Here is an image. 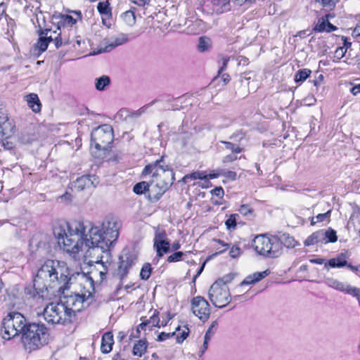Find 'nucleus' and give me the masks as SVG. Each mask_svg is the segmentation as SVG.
<instances>
[{
	"mask_svg": "<svg viewBox=\"0 0 360 360\" xmlns=\"http://www.w3.org/2000/svg\"><path fill=\"white\" fill-rule=\"evenodd\" d=\"M120 226L119 220L113 216L106 217L101 224L91 225L87 233L83 221H62L55 226L53 234L58 245L75 259L96 256L95 262L101 265V269L91 270L89 279L93 282L96 278V282L101 283L107 274L102 254H109L119 237Z\"/></svg>",
	"mask_w": 360,
	"mask_h": 360,
	"instance_id": "f257e3e1",
	"label": "nucleus"
},
{
	"mask_svg": "<svg viewBox=\"0 0 360 360\" xmlns=\"http://www.w3.org/2000/svg\"><path fill=\"white\" fill-rule=\"evenodd\" d=\"M75 276H84V273H71L67 263L56 259H47L38 269L34 278V287L39 297L44 298L49 288L53 289L59 293L69 288Z\"/></svg>",
	"mask_w": 360,
	"mask_h": 360,
	"instance_id": "f03ea898",
	"label": "nucleus"
},
{
	"mask_svg": "<svg viewBox=\"0 0 360 360\" xmlns=\"http://www.w3.org/2000/svg\"><path fill=\"white\" fill-rule=\"evenodd\" d=\"M148 174L152 175L150 184H154V186L158 189L154 197L156 200H159L170 188L175 180L173 169L169 168L168 165H165L162 158L151 164L147 165L144 167L142 175L146 176Z\"/></svg>",
	"mask_w": 360,
	"mask_h": 360,
	"instance_id": "7ed1b4c3",
	"label": "nucleus"
},
{
	"mask_svg": "<svg viewBox=\"0 0 360 360\" xmlns=\"http://www.w3.org/2000/svg\"><path fill=\"white\" fill-rule=\"evenodd\" d=\"M49 329L45 324L28 323L21 336V342L25 349L29 352L41 349L49 343Z\"/></svg>",
	"mask_w": 360,
	"mask_h": 360,
	"instance_id": "20e7f679",
	"label": "nucleus"
},
{
	"mask_svg": "<svg viewBox=\"0 0 360 360\" xmlns=\"http://www.w3.org/2000/svg\"><path fill=\"white\" fill-rule=\"evenodd\" d=\"M113 139V129L110 124L94 129L91 134V153L98 158L105 155L112 147Z\"/></svg>",
	"mask_w": 360,
	"mask_h": 360,
	"instance_id": "39448f33",
	"label": "nucleus"
},
{
	"mask_svg": "<svg viewBox=\"0 0 360 360\" xmlns=\"http://www.w3.org/2000/svg\"><path fill=\"white\" fill-rule=\"evenodd\" d=\"M252 246L258 255L266 257L276 258L282 253L281 243L276 236L258 235L253 239Z\"/></svg>",
	"mask_w": 360,
	"mask_h": 360,
	"instance_id": "423d86ee",
	"label": "nucleus"
},
{
	"mask_svg": "<svg viewBox=\"0 0 360 360\" xmlns=\"http://www.w3.org/2000/svg\"><path fill=\"white\" fill-rule=\"evenodd\" d=\"M27 324L26 319L20 313H9L2 321V338L8 340L19 333L22 334Z\"/></svg>",
	"mask_w": 360,
	"mask_h": 360,
	"instance_id": "0eeeda50",
	"label": "nucleus"
},
{
	"mask_svg": "<svg viewBox=\"0 0 360 360\" xmlns=\"http://www.w3.org/2000/svg\"><path fill=\"white\" fill-rule=\"evenodd\" d=\"M65 309L60 301L49 303L43 310V317L49 324L68 325L72 323L73 320Z\"/></svg>",
	"mask_w": 360,
	"mask_h": 360,
	"instance_id": "6e6552de",
	"label": "nucleus"
},
{
	"mask_svg": "<svg viewBox=\"0 0 360 360\" xmlns=\"http://www.w3.org/2000/svg\"><path fill=\"white\" fill-rule=\"evenodd\" d=\"M219 282H214L209 290V299L214 306L223 308L231 300V295L228 285H219Z\"/></svg>",
	"mask_w": 360,
	"mask_h": 360,
	"instance_id": "1a4fd4ad",
	"label": "nucleus"
},
{
	"mask_svg": "<svg viewBox=\"0 0 360 360\" xmlns=\"http://www.w3.org/2000/svg\"><path fill=\"white\" fill-rule=\"evenodd\" d=\"M338 240L336 231L331 228L326 230L321 229L314 232L308 236L304 240L305 246H310L315 244H327L328 243H335Z\"/></svg>",
	"mask_w": 360,
	"mask_h": 360,
	"instance_id": "9d476101",
	"label": "nucleus"
},
{
	"mask_svg": "<svg viewBox=\"0 0 360 360\" xmlns=\"http://www.w3.org/2000/svg\"><path fill=\"white\" fill-rule=\"evenodd\" d=\"M84 301V296L79 294H72L60 298V302L63 307H65L66 311L73 321L75 320L77 313L82 310Z\"/></svg>",
	"mask_w": 360,
	"mask_h": 360,
	"instance_id": "9b49d317",
	"label": "nucleus"
},
{
	"mask_svg": "<svg viewBox=\"0 0 360 360\" xmlns=\"http://www.w3.org/2000/svg\"><path fill=\"white\" fill-rule=\"evenodd\" d=\"M119 260L116 274L122 281L127 277L129 271L136 263L137 256L134 252L124 250L120 256Z\"/></svg>",
	"mask_w": 360,
	"mask_h": 360,
	"instance_id": "f8f14e48",
	"label": "nucleus"
},
{
	"mask_svg": "<svg viewBox=\"0 0 360 360\" xmlns=\"http://www.w3.org/2000/svg\"><path fill=\"white\" fill-rule=\"evenodd\" d=\"M191 309L195 316L202 321H207L210 315L208 302L201 296H197L191 300Z\"/></svg>",
	"mask_w": 360,
	"mask_h": 360,
	"instance_id": "ddd939ff",
	"label": "nucleus"
},
{
	"mask_svg": "<svg viewBox=\"0 0 360 360\" xmlns=\"http://www.w3.org/2000/svg\"><path fill=\"white\" fill-rule=\"evenodd\" d=\"M324 283L327 286L349 295H356V292H358L356 287L352 286L347 283L341 282L332 277L326 278Z\"/></svg>",
	"mask_w": 360,
	"mask_h": 360,
	"instance_id": "4468645a",
	"label": "nucleus"
},
{
	"mask_svg": "<svg viewBox=\"0 0 360 360\" xmlns=\"http://www.w3.org/2000/svg\"><path fill=\"white\" fill-rule=\"evenodd\" d=\"M51 32V30L50 29H40L38 31L39 37L34 46V55L39 56L41 53L47 49L49 42L52 41L53 40L52 34L49 35V34Z\"/></svg>",
	"mask_w": 360,
	"mask_h": 360,
	"instance_id": "2eb2a0df",
	"label": "nucleus"
},
{
	"mask_svg": "<svg viewBox=\"0 0 360 360\" xmlns=\"http://www.w3.org/2000/svg\"><path fill=\"white\" fill-rule=\"evenodd\" d=\"M15 126L13 120H9L6 114L0 112V136L6 139L14 134Z\"/></svg>",
	"mask_w": 360,
	"mask_h": 360,
	"instance_id": "dca6fc26",
	"label": "nucleus"
},
{
	"mask_svg": "<svg viewBox=\"0 0 360 360\" xmlns=\"http://www.w3.org/2000/svg\"><path fill=\"white\" fill-rule=\"evenodd\" d=\"M98 184L95 175H84L77 178L72 184V186L77 191H82L91 186L95 187Z\"/></svg>",
	"mask_w": 360,
	"mask_h": 360,
	"instance_id": "f3484780",
	"label": "nucleus"
},
{
	"mask_svg": "<svg viewBox=\"0 0 360 360\" xmlns=\"http://www.w3.org/2000/svg\"><path fill=\"white\" fill-rule=\"evenodd\" d=\"M256 0H234V2L242 6L246 3H252ZM213 10L217 13H224L230 10V0H212Z\"/></svg>",
	"mask_w": 360,
	"mask_h": 360,
	"instance_id": "a211bd4d",
	"label": "nucleus"
},
{
	"mask_svg": "<svg viewBox=\"0 0 360 360\" xmlns=\"http://www.w3.org/2000/svg\"><path fill=\"white\" fill-rule=\"evenodd\" d=\"M348 255L347 252H342L336 257L329 259L325 263V269H328L331 268H341L347 265Z\"/></svg>",
	"mask_w": 360,
	"mask_h": 360,
	"instance_id": "6ab92c4d",
	"label": "nucleus"
},
{
	"mask_svg": "<svg viewBox=\"0 0 360 360\" xmlns=\"http://www.w3.org/2000/svg\"><path fill=\"white\" fill-rule=\"evenodd\" d=\"M191 139L192 133L188 131L184 126L179 128L176 133L175 141L177 143L180 144L181 147H184L188 144Z\"/></svg>",
	"mask_w": 360,
	"mask_h": 360,
	"instance_id": "aec40b11",
	"label": "nucleus"
},
{
	"mask_svg": "<svg viewBox=\"0 0 360 360\" xmlns=\"http://www.w3.org/2000/svg\"><path fill=\"white\" fill-rule=\"evenodd\" d=\"M128 37L127 34L121 33L116 36L115 37L112 38L106 44L105 48L103 49V51L109 52L111 51L113 49L120 45L124 44V43L128 41Z\"/></svg>",
	"mask_w": 360,
	"mask_h": 360,
	"instance_id": "412c9836",
	"label": "nucleus"
},
{
	"mask_svg": "<svg viewBox=\"0 0 360 360\" xmlns=\"http://www.w3.org/2000/svg\"><path fill=\"white\" fill-rule=\"evenodd\" d=\"M160 320L159 318V312L158 310H154L153 314L150 317L149 319H146L143 321L141 323H140L137 327V330L139 329L146 330V326L153 327H158L160 328Z\"/></svg>",
	"mask_w": 360,
	"mask_h": 360,
	"instance_id": "4be33fe9",
	"label": "nucleus"
},
{
	"mask_svg": "<svg viewBox=\"0 0 360 360\" xmlns=\"http://www.w3.org/2000/svg\"><path fill=\"white\" fill-rule=\"evenodd\" d=\"M114 344L113 335L111 332H106L102 336L101 351L103 354H108L112 349Z\"/></svg>",
	"mask_w": 360,
	"mask_h": 360,
	"instance_id": "5701e85b",
	"label": "nucleus"
},
{
	"mask_svg": "<svg viewBox=\"0 0 360 360\" xmlns=\"http://www.w3.org/2000/svg\"><path fill=\"white\" fill-rule=\"evenodd\" d=\"M153 248L156 252V257L160 259L170 252V241H154Z\"/></svg>",
	"mask_w": 360,
	"mask_h": 360,
	"instance_id": "b1692460",
	"label": "nucleus"
},
{
	"mask_svg": "<svg viewBox=\"0 0 360 360\" xmlns=\"http://www.w3.org/2000/svg\"><path fill=\"white\" fill-rule=\"evenodd\" d=\"M269 274L270 271L268 269L262 272H255L248 276L241 283V285L255 284L267 276Z\"/></svg>",
	"mask_w": 360,
	"mask_h": 360,
	"instance_id": "393cba45",
	"label": "nucleus"
},
{
	"mask_svg": "<svg viewBox=\"0 0 360 360\" xmlns=\"http://www.w3.org/2000/svg\"><path fill=\"white\" fill-rule=\"evenodd\" d=\"M148 347V342L146 340H139L137 341L133 347L132 354L134 356L141 357L145 354Z\"/></svg>",
	"mask_w": 360,
	"mask_h": 360,
	"instance_id": "a878e982",
	"label": "nucleus"
},
{
	"mask_svg": "<svg viewBox=\"0 0 360 360\" xmlns=\"http://www.w3.org/2000/svg\"><path fill=\"white\" fill-rule=\"evenodd\" d=\"M27 102L28 106L32 108L34 112H39L41 110V103L39 97L35 94H30L27 96Z\"/></svg>",
	"mask_w": 360,
	"mask_h": 360,
	"instance_id": "bb28decb",
	"label": "nucleus"
},
{
	"mask_svg": "<svg viewBox=\"0 0 360 360\" xmlns=\"http://www.w3.org/2000/svg\"><path fill=\"white\" fill-rule=\"evenodd\" d=\"M212 47V40L210 38L202 36L198 39L197 46L198 51L200 53H204L210 50Z\"/></svg>",
	"mask_w": 360,
	"mask_h": 360,
	"instance_id": "cd10ccee",
	"label": "nucleus"
},
{
	"mask_svg": "<svg viewBox=\"0 0 360 360\" xmlns=\"http://www.w3.org/2000/svg\"><path fill=\"white\" fill-rule=\"evenodd\" d=\"M195 179H201L204 180L205 182H207V175L204 172H194L191 174H188L185 175L182 179L181 181L186 184L190 180H195Z\"/></svg>",
	"mask_w": 360,
	"mask_h": 360,
	"instance_id": "c85d7f7f",
	"label": "nucleus"
},
{
	"mask_svg": "<svg viewBox=\"0 0 360 360\" xmlns=\"http://www.w3.org/2000/svg\"><path fill=\"white\" fill-rule=\"evenodd\" d=\"M331 214V210L327 211L325 213L319 214L316 217H309L310 224L311 226H314L319 223L323 221H329Z\"/></svg>",
	"mask_w": 360,
	"mask_h": 360,
	"instance_id": "c756f323",
	"label": "nucleus"
},
{
	"mask_svg": "<svg viewBox=\"0 0 360 360\" xmlns=\"http://www.w3.org/2000/svg\"><path fill=\"white\" fill-rule=\"evenodd\" d=\"M110 84V79L107 75H103L95 80L96 89L98 91H103Z\"/></svg>",
	"mask_w": 360,
	"mask_h": 360,
	"instance_id": "7c9ffc66",
	"label": "nucleus"
},
{
	"mask_svg": "<svg viewBox=\"0 0 360 360\" xmlns=\"http://www.w3.org/2000/svg\"><path fill=\"white\" fill-rule=\"evenodd\" d=\"M278 240L281 243V246L284 245L285 247L290 248L295 247L297 242L292 236H290L289 234L283 233L282 234Z\"/></svg>",
	"mask_w": 360,
	"mask_h": 360,
	"instance_id": "2f4dec72",
	"label": "nucleus"
},
{
	"mask_svg": "<svg viewBox=\"0 0 360 360\" xmlns=\"http://www.w3.org/2000/svg\"><path fill=\"white\" fill-rule=\"evenodd\" d=\"M58 18L60 19L58 23L64 27H72L77 22L74 16L70 15L59 14Z\"/></svg>",
	"mask_w": 360,
	"mask_h": 360,
	"instance_id": "473e14b6",
	"label": "nucleus"
},
{
	"mask_svg": "<svg viewBox=\"0 0 360 360\" xmlns=\"http://www.w3.org/2000/svg\"><path fill=\"white\" fill-rule=\"evenodd\" d=\"M311 72V71L307 68L299 70L295 75V82L296 83L304 82L309 77Z\"/></svg>",
	"mask_w": 360,
	"mask_h": 360,
	"instance_id": "72a5a7b5",
	"label": "nucleus"
},
{
	"mask_svg": "<svg viewBox=\"0 0 360 360\" xmlns=\"http://www.w3.org/2000/svg\"><path fill=\"white\" fill-rule=\"evenodd\" d=\"M352 214L349 217V223L355 224L360 218V206L356 203H350Z\"/></svg>",
	"mask_w": 360,
	"mask_h": 360,
	"instance_id": "f704fd0d",
	"label": "nucleus"
},
{
	"mask_svg": "<svg viewBox=\"0 0 360 360\" xmlns=\"http://www.w3.org/2000/svg\"><path fill=\"white\" fill-rule=\"evenodd\" d=\"M149 187L150 184L148 182L141 181L134 186L133 191L138 195H141L149 191Z\"/></svg>",
	"mask_w": 360,
	"mask_h": 360,
	"instance_id": "c9c22d12",
	"label": "nucleus"
},
{
	"mask_svg": "<svg viewBox=\"0 0 360 360\" xmlns=\"http://www.w3.org/2000/svg\"><path fill=\"white\" fill-rule=\"evenodd\" d=\"M176 342L181 343L184 340L186 339V338L188 335L189 333V329L184 326L183 330H181L180 326H178L176 328Z\"/></svg>",
	"mask_w": 360,
	"mask_h": 360,
	"instance_id": "e433bc0d",
	"label": "nucleus"
},
{
	"mask_svg": "<svg viewBox=\"0 0 360 360\" xmlns=\"http://www.w3.org/2000/svg\"><path fill=\"white\" fill-rule=\"evenodd\" d=\"M122 18L124 21L129 25H133L136 22V16L134 11L131 9L125 11L122 14Z\"/></svg>",
	"mask_w": 360,
	"mask_h": 360,
	"instance_id": "4c0bfd02",
	"label": "nucleus"
},
{
	"mask_svg": "<svg viewBox=\"0 0 360 360\" xmlns=\"http://www.w3.org/2000/svg\"><path fill=\"white\" fill-rule=\"evenodd\" d=\"M97 9H98V11L101 15H108L110 14V13H111V9L110 8V4L108 1L99 2L97 6Z\"/></svg>",
	"mask_w": 360,
	"mask_h": 360,
	"instance_id": "58836bf2",
	"label": "nucleus"
},
{
	"mask_svg": "<svg viewBox=\"0 0 360 360\" xmlns=\"http://www.w3.org/2000/svg\"><path fill=\"white\" fill-rule=\"evenodd\" d=\"M169 238H167V235L166 231L164 229H160L159 228H156L155 231V236L153 238L154 241H167Z\"/></svg>",
	"mask_w": 360,
	"mask_h": 360,
	"instance_id": "ea45409f",
	"label": "nucleus"
},
{
	"mask_svg": "<svg viewBox=\"0 0 360 360\" xmlns=\"http://www.w3.org/2000/svg\"><path fill=\"white\" fill-rule=\"evenodd\" d=\"M152 268L151 265L149 263L145 264L141 268L140 272V277L142 280H148L151 274Z\"/></svg>",
	"mask_w": 360,
	"mask_h": 360,
	"instance_id": "a19ab883",
	"label": "nucleus"
},
{
	"mask_svg": "<svg viewBox=\"0 0 360 360\" xmlns=\"http://www.w3.org/2000/svg\"><path fill=\"white\" fill-rule=\"evenodd\" d=\"M185 255V252L181 251H176L167 257V262L169 263H172L181 261L183 260V257Z\"/></svg>",
	"mask_w": 360,
	"mask_h": 360,
	"instance_id": "79ce46f5",
	"label": "nucleus"
},
{
	"mask_svg": "<svg viewBox=\"0 0 360 360\" xmlns=\"http://www.w3.org/2000/svg\"><path fill=\"white\" fill-rule=\"evenodd\" d=\"M225 146V148L231 150L233 153H240L243 151V148L238 145L234 144L229 141H221Z\"/></svg>",
	"mask_w": 360,
	"mask_h": 360,
	"instance_id": "37998d69",
	"label": "nucleus"
},
{
	"mask_svg": "<svg viewBox=\"0 0 360 360\" xmlns=\"http://www.w3.org/2000/svg\"><path fill=\"white\" fill-rule=\"evenodd\" d=\"M238 214H233L229 216V217L226 220L225 224L226 228L229 230L234 229L236 227V217Z\"/></svg>",
	"mask_w": 360,
	"mask_h": 360,
	"instance_id": "c03bdc74",
	"label": "nucleus"
},
{
	"mask_svg": "<svg viewBox=\"0 0 360 360\" xmlns=\"http://www.w3.org/2000/svg\"><path fill=\"white\" fill-rule=\"evenodd\" d=\"M220 174L222 176H224L229 180L233 181L236 179L237 174L236 172L233 171L220 169Z\"/></svg>",
	"mask_w": 360,
	"mask_h": 360,
	"instance_id": "a18cd8bd",
	"label": "nucleus"
},
{
	"mask_svg": "<svg viewBox=\"0 0 360 360\" xmlns=\"http://www.w3.org/2000/svg\"><path fill=\"white\" fill-rule=\"evenodd\" d=\"M175 335H176V332H172V333L162 332L158 335L156 340L158 342H163V341H165L166 340H168L170 338H172Z\"/></svg>",
	"mask_w": 360,
	"mask_h": 360,
	"instance_id": "49530a36",
	"label": "nucleus"
},
{
	"mask_svg": "<svg viewBox=\"0 0 360 360\" xmlns=\"http://www.w3.org/2000/svg\"><path fill=\"white\" fill-rule=\"evenodd\" d=\"M218 326V323L217 321H213L211 324V326L209 327L205 333V337H208L211 339L213 335L215 333L217 328Z\"/></svg>",
	"mask_w": 360,
	"mask_h": 360,
	"instance_id": "de8ad7c7",
	"label": "nucleus"
},
{
	"mask_svg": "<svg viewBox=\"0 0 360 360\" xmlns=\"http://www.w3.org/2000/svg\"><path fill=\"white\" fill-rule=\"evenodd\" d=\"M238 211L242 215L248 216L252 214L253 210L249 205H242Z\"/></svg>",
	"mask_w": 360,
	"mask_h": 360,
	"instance_id": "09e8293b",
	"label": "nucleus"
},
{
	"mask_svg": "<svg viewBox=\"0 0 360 360\" xmlns=\"http://www.w3.org/2000/svg\"><path fill=\"white\" fill-rule=\"evenodd\" d=\"M233 278V276L231 275V274H228V275H226L224 276H223L222 278H219L218 280H217L215 282H219V285H227V284L229 283H230Z\"/></svg>",
	"mask_w": 360,
	"mask_h": 360,
	"instance_id": "8fccbe9b",
	"label": "nucleus"
},
{
	"mask_svg": "<svg viewBox=\"0 0 360 360\" xmlns=\"http://www.w3.org/2000/svg\"><path fill=\"white\" fill-rule=\"evenodd\" d=\"M241 254V250L238 245H233L229 250V255L232 258H236Z\"/></svg>",
	"mask_w": 360,
	"mask_h": 360,
	"instance_id": "3c124183",
	"label": "nucleus"
},
{
	"mask_svg": "<svg viewBox=\"0 0 360 360\" xmlns=\"http://www.w3.org/2000/svg\"><path fill=\"white\" fill-rule=\"evenodd\" d=\"M346 52L345 47H338L335 51L334 58L337 60H340L345 56Z\"/></svg>",
	"mask_w": 360,
	"mask_h": 360,
	"instance_id": "603ef678",
	"label": "nucleus"
},
{
	"mask_svg": "<svg viewBox=\"0 0 360 360\" xmlns=\"http://www.w3.org/2000/svg\"><path fill=\"white\" fill-rule=\"evenodd\" d=\"M210 340V338L208 337H204V342L199 350V356H202L203 354L205 352V351L207 349L209 341Z\"/></svg>",
	"mask_w": 360,
	"mask_h": 360,
	"instance_id": "864d4df0",
	"label": "nucleus"
},
{
	"mask_svg": "<svg viewBox=\"0 0 360 360\" xmlns=\"http://www.w3.org/2000/svg\"><path fill=\"white\" fill-rule=\"evenodd\" d=\"M53 34H56L57 35L56 37H53V40L54 41V44H55V46L57 49H58L59 47H60L62 45H63V41H62V38L60 37V32L59 33H57L56 31H54L53 32Z\"/></svg>",
	"mask_w": 360,
	"mask_h": 360,
	"instance_id": "5fc2aeb1",
	"label": "nucleus"
},
{
	"mask_svg": "<svg viewBox=\"0 0 360 360\" xmlns=\"http://www.w3.org/2000/svg\"><path fill=\"white\" fill-rule=\"evenodd\" d=\"M328 20H325L324 19L322 21L319 22L315 27V30L319 32H322L326 30V23Z\"/></svg>",
	"mask_w": 360,
	"mask_h": 360,
	"instance_id": "6e6d98bb",
	"label": "nucleus"
},
{
	"mask_svg": "<svg viewBox=\"0 0 360 360\" xmlns=\"http://www.w3.org/2000/svg\"><path fill=\"white\" fill-rule=\"evenodd\" d=\"M236 154V153H232L231 154L227 155L225 157H224V158L222 160L223 163L226 164V163L231 162H233L234 160H236L238 159V157Z\"/></svg>",
	"mask_w": 360,
	"mask_h": 360,
	"instance_id": "4d7b16f0",
	"label": "nucleus"
},
{
	"mask_svg": "<svg viewBox=\"0 0 360 360\" xmlns=\"http://www.w3.org/2000/svg\"><path fill=\"white\" fill-rule=\"evenodd\" d=\"M318 2H320L323 6L332 8L335 6V1L338 0H316Z\"/></svg>",
	"mask_w": 360,
	"mask_h": 360,
	"instance_id": "13d9d810",
	"label": "nucleus"
},
{
	"mask_svg": "<svg viewBox=\"0 0 360 360\" xmlns=\"http://www.w3.org/2000/svg\"><path fill=\"white\" fill-rule=\"evenodd\" d=\"M221 60H222L221 65L219 68V70L218 71L219 75L221 74L226 69L228 63L229 61V57H223Z\"/></svg>",
	"mask_w": 360,
	"mask_h": 360,
	"instance_id": "bf43d9fd",
	"label": "nucleus"
},
{
	"mask_svg": "<svg viewBox=\"0 0 360 360\" xmlns=\"http://www.w3.org/2000/svg\"><path fill=\"white\" fill-rule=\"evenodd\" d=\"M211 193L213 195L219 198H223L224 194V189L221 186L214 188Z\"/></svg>",
	"mask_w": 360,
	"mask_h": 360,
	"instance_id": "052dcab7",
	"label": "nucleus"
},
{
	"mask_svg": "<svg viewBox=\"0 0 360 360\" xmlns=\"http://www.w3.org/2000/svg\"><path fill=\"white\" fill-rule=\"evenodd\" d=\"M155 103V101H152L151 103L141 107L140 109H139L138 110H136L134 114L136 115V116H140L142 113L145 112L146 110L150 107L151 106L153 103Z\"/></svg>",
	"mask_w": 360,
	"mask_h": 360,
	"instance_id": "680f3d73",
	"label": "nucleus"
},
{
	"mask_svg": "<svg viewBox=\"0 0 360 360\" xmlns=\"http://www.w3.org/2000/svg\"><path fill=\"white\" fill-rule=\"evenodd\" d=\"M207 175V182H206L207 184L209 183V179H216V178L219 177V176H221V174H220V169H218L217 172H211Z\"/></svg>",
	"mask_w": 360,
	"mask_h": 360,
	"instance_id": "e2e57ef3",
	"label": "nucleus"
},
{
	"mask_svg": "<svg viewBox=\"0 0 360 360\" xmlns=\"http://www.w3.org/2000/svg\"><path fill=\"white\" fill-rule=\"evenodd\" d=\"M131 3L139 6H144L149 3L150 0H129Z\"/></svg>",
	"mask_w": 360,
	"mask_h": 360,
	"instance_id": "0e129e2a",
	"label": "nucleus"
},
{
	"mask_svg": "<svg viewBox=\"0 0 360 360\" xmlns=\"http://www.w3.org/2000/svg\"><path fill=\"white\" fill-rule=\"evenodd\" d=\"M181 248V244L179 241L174 242L172 245L170 244V252L172 251H177Z\"/></svg>",
	"mask_w": 360,
	"mask_h": 360,
	"instance_id": "69168bd1",
	"label": "nucleus"
},
{
	"mask_svg": "<svg viewBox=\"0 0 360 360\" xmlns=\"http://www.w3.org/2000/svg\"><path fill=\"white\" fill-rule=\"evenodd\" d=\"M350 92L356 96L358 94L360 93V84H357V85H355L354 86H352L351 89H350Z\"/></svg>",
	"mask_w": 360,
	"mask_h": 360,
	"instance_id": "338daca9",
	"label": "nucleus"
},
{
	"mask_svg": "<svg viewBox=\"0 0 360 360\" xmlns=\"http://www.w3.org/2000/svg\"><path fill=\"white\" fill-rule=\"evenodd\" d=\"M353 34H355L356 36H360V19L358 23L356 24V27H354Z\"/></svg>",
	"mask_w": 360,
	"mask_h": 360,
	"instance_id": "774afa93",
	"label": "nucleus"
}]
</instances>
